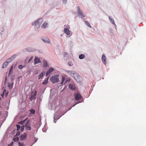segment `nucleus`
Masks as SVG:
<instances>
[{"instance_id":"obj_1","label":"nucleus","mask_w":146,"mask_h":146,"mask_svg":"<svg viewBox=\"0 0 146 146\" xmlns=\"http://www.w3.org/2000/svg\"><path fill=\"white\" fill-rule=\"evenodd\" d=\"M59 76L58 75L52 76L50 78V80L53 83H58L59 81L58 78Z\"/></svg>"},{"instance_id":"obj_2","label":"nucleus","mask_w":146,"mask_h":146,"mask_svg":"<svg viewBox=\"0 0 146 146\" xmlns=\"http://www.w3.org/2000/svg\"><path fill=\"white\" fill-rule=\"evenodd\" d=\"M66 72L69 75L73 77L77 81L79 82L77 80V78H76L75 77V76H76L78 75L77 73L73 71L67 70Z\"/></svg>"},{"instance_id":"obj_3","label":"nucleus","mask_w":146,"mask_h":146,"mask_svg":"<svg viewBox=\"0 0 146 146\" xmlns=\"http://www.w3.org/2000/svg\"><path fill=\"white\" fill-rule=\"evenodd\" d=\"M36 94L37 91L36 90H35L34 92H32L31 94V97L29 98V100L31 101L32 100H35L36 98Z\"/></svg>"},{"instance_id":"obj_4","label":"nucleus","mask_w":146,"mask_h":146,"mask_svg":"<svg viewBox=\"0 0 146 146\" xmlns=\"http://www.w3.org/2000/svg\"><path fill=\"white\" fill-rule=\"evenodd\" d=\"M30 120H28L25 125V127L27 130H31V127L30 126Z\"/></svg>"},{"instance_id":"obj_5","label":"nucleus","mask_w":146,"mask_h":146,"mask_svg":"<svg viewBox=\"0 0 146 146\" xmlns=\"http://www.w3.org/2000/svg\"><path fill=\"white\" fill-rule=\"evenodd\" d=\"M42 22V18L39 19L36 21L34 23H33V25H35V26H40V25Z\"/></svg>"},{"instance_id":"obj_6","label":"nucleus","mask_w":146,"mask_h":146,"mask_svg":"<svg viewBox=\"0 0 146 146\" xmlns=\"http://www.w3.org/2000/svg\"><path fill=\"white\" fill-rule=\"evenodd\" d=\"M81 96L79 94H74V98L76 100H80L81 98Z\"/></svg>"},{"instance_id":"obj_7","label":"nucleus","mask_w":146,"mask_h":146,"mask_svg":"<svg viewBox=\"0 0 146 146\" xmlns=\"http://www.w3.org/2000/svg\"><path fill=\"white\" fill-rule=\"evenodd\" d=\"M54 70V69L53 68H49L46 72V76H48L50 74H51Z\"/></svg>"},{"instance_id":"obj_8","label":"nucleus","mask_w":146,"mask_h":146,"mask_svg":"<svg viewBox=\"0 0 146 146\" xmlns=\"http://www.w3.org/2000/svg\"><path fill=\"white\" fill-rule=\"evenodd\" d=\"M102 62L105 65H106V58L104 54L102 55Z\"/></svg>"},{"instance_id":"obj_9","label":"nucleus","mask_w":146,"mask_h":146,"mask_svg":"<svg viewBox=\"0 0 146 146\" xmlns=\"http://www.w3.org/2000/svg\"><path fill=\"white\" fill-rule=\"evenodd\" d=\"M77 11L78 12V13L79 14V15H82L84 17L85 16L84 15H83L82 13V11L80 10V7L79 6H78L77 7Z\"/></svg>"},{"instance_id":"obj_10","label":"nucleus","mask_w":146,"mask_h":146,"mask_svg":"<svg viewBox=\"0 0 146 146\" xmlns=\"http://www.w3.org/2000/svg\"><path fill=\"white\" fill-rule=\"evenodd\" d=\"M42 40L44 42L47 43H50V40L47 37H44L43 39H42Z\"/></svg>"},{"instance_id":"obj_11","label":"nucleus","mask_w":146,"mask_h":146,"mask_svg":"<svg viewBox=\"0 0 146 146\" xmlns=\"http://www.w3.org/2000/svg\"><path fill=\"white\" fill-rule=\"evenodd\" d=\"M64 32L68 35H70V31L67 28L64 29Z\"/></svg>"},{"instance_id":"obj_12","label":"nucleus","mask_w":146,"mask_h":146,"mask_svg":"<svg viewBox=\"0 0 146 146\" xmlns=\"http://www.w3.org/2000/svg\"><path fill=\"white\" fill-rule=\"evenodd\" d=\"M69 87L70 89L74 90L76 89V87L75 85L74 84H70Z\"/></svg>"},{"instance_id":"obj_13","label":"nucleus","mask_w":146,"mask_h":146,"mask_svg":"<svg viewBox=\"0 0 146 146\" xmlns=\"http://www.w3.org/2000/svg\"><path fill=\"white\" fill-rule=\"evenodd\" d=\"M27 134L26 133H24V134L21 135L20 136V138L22 140H24L26 138Z\"/></svg>"},{"instance_id":"obj_14","label":"nucleus","mask_w":146,"mask_h":146,"mask_svg":"<svg viewBox=\"0 0 146 146\" xmlns=\"http://www.w3.org/2000/svg\"><path fill=\"white\" fill-rule=\"evenodd\" d=\"M40 62V59L38 58L37 57H35L34 60V63L35 64H36Z\"/></svg>"},{"instance_id":"obj_15","label":"nucleus","mask_w":146,"mask_h":146,"mask_svg":"<svg viewBox=\"0 0 146 146\" xmlns=\"http://www.w3.org/2000/svg\"><path fill=\"white\" fill-rule=\"evenodd\" d=\"M13 83L12 82L11 83H8V86L10 90H11L13 87Z\"/></svg>"},{"instance_id":"obj_16","label":"nucleus","mask_w":146,"mask_h":146,"mask_svg":"<svg viewBox=\"0 0 146 146\" xmlns=\"http://www.w3.org/2000/svg\"><path fill=\"white\" fill-rule=\"evenodd\" d=\"M45 72L44 71H42L41 73L39 75L38 77V79H40L44 75Z\"/></svg>"},{"instance_id":"obj_17","label":"nucleus","mask_w":146,"mask_h":146,"mask_svg":"<svg viewBox=\"0 0 146 146\" xmlns=\"http://www.w3.org/2000/svg\"><path fill=\"white\" fill-rule=\"evenodd\" d=\"M13 65L11 66V67L10 68L9 71V76L10 75L12 74V73L13 72Z\"/></svg>"},{"instance_id":"obj_18","label":"nucleus","mask_w":146,"mask_h":146,"mask_svg":"<svg viewBox=\"0 0 146 146\" xmlns=\"http://www.w3.org/2000/svg\"><path fill=\"white\" fill-rule=\"evenodd\" d=\"M9 64V63L6 61L3 64L2 68H5L7 67Z\"/></svg>"},{"instance_id":"obj_19","label":"nucleus","mask_w":146,"mask_h":146,"mask_svg":"<svg viewBox=\"0 0 146 146\" xmlns=\"http://www.w3.org/2000/svg\"><path fill=\"white\" fill-rule=\"evenodd\" d=\"M27 119L28 118H27L26 119L24 120L19 122L18 123L21 125H23L25 123V122L27 120Z\"/></svg>"},{"instance_id":"obj_20","label":"nucleus","mask_w":146,"mask_h":146,"mask_svg":"<svg viewBox=\"0 0 146 146\" xmlns=\"http://www.w3.org/2000/svg\"><path fill=\"white\" fill-rule=\"evenodd\" d=\"M49 77H48L46 79H45L44 82H42V84L45 85L48 83V79Z\"/></svg>"},{"instance_id":"obj_21","label":"nucleus","mask_w":146,"mask_h":146,"mask_svg":"<svg viewBox=\"0 0 146 146\" xmlns=\"http://www.w3.org/2000/svg\"><path fill=\"white\" fill-rule=\"evenodd\" d=\"M85 57V55L84 54H81L79 56V58L80 59H83Z\"/></svg>"},{"instance_id":"obj_22","label":"nucleus","mask_w":146,"mask_h":146,"mask_svg":"<svg viewBox=\"0 0 146 146\" xmlns=\"http://www.w3.org/2000/svg\"><path fill=\"white\" fill-rule=\"evenodd\" d=\"M43 65L44 67H46L47 65V63L46 61L44 60L43 62Z\"/></svg>"},{"instance_id":"obj_23","label":"nucleus","mask_w":146,"mask_h":146,"mask_svg":"<svg viewBox=\"0 0 146 146\" xmlns=\"http://www.w3.org/2000/svg\"><path fill=\"white\" fill-rule=\"evenodd\" d=\"M25 66H23L22 65H20L18 66V68L19 69H21L25 67Z\"/></svg>"},{"instance_id":"obj_24","label":"nucleus","mask_w":146,"mask_h":146,"mask_svg":"<svg viewBox=\"0 0 146 146\" xmlns=\"http://www.w3.org/2000/svg\"><path fill=\"white\" fill-rule=\"evenodd\" d=\"M85 23L86 24V25L89 27L91 28V26L89 23L87 21H86L85 22Z\"/></svg>"},{"instance_id":"obj_25","label":"nucleus","mask_w":146,"mask_h":146,"mask_svg":"<svg viewBox=\"0 0 146 146\" xmlns=\"http://www.w3.org/2000/svg\"><path fill=\"white\" fill-rule=\"evenodd\" d=\"M6 60L9 63L12 62V58H9L7 59Z\"/></svg>"},{"instance_id":"obj_26","label":"nucleus","mask_w":146,"mask_h":146,"mask_svg":"<svg viewBox=\"0 0 146 146\" xmlns=\"http://www.w3.org/2000/svg\"><path fill=\"white\" fill-rule=\"evenodd\" d=\"M13 140L15 141H19V138L18 137H16L13 138Z\"/></svg>"},{"instance_id":"obj_27","label":"nucleus","mask_w":146,"mask_h":146,"mask_svg":"<svg viewBox=\"0 0 146 146\" xmlns=\"http://www.w3.org/2000/svg\"><path fill=\"white\" fill-rule=\"evenodd\" d=\"M109 19H110V22L111 23L113 24H115L114 20L112 18H111L110 17H109Z\"/></svg>"},{"instance_id":"obj_28","label":"nucleus","mask_w":146,"mask_h":146,"mask_svg":"<svg viewBox=\"0 0 146 146\" xmlns=\"http://www.w3.org/2000/svg\"><path fill=\"white\" fill-rule=\"evenodd\" d=\"M68 65L70 66H72L73 65V63H72V62L70 61H68Z\"/></svg>"},{"instance_id":"obj_29","label":"nucleus","mask_w":146,"mask_h":146,"mask_svg":"<svg viewBox=\"0 0 146 146\" xmlns=\"http://www.w3.org/2000/svg\"><path fill=\"white\" fill-rule=\"evenodd\" d=\"M65 78L64 77V76H62V81L61 82V84H63L65 80Z\"/></svg>"},{"instance_id":"obj_30","label":"nucleus","mask_w":146,"mask_h":146,"mask_svg":"<svg viewBox=\"0 0 146 146\" xmlns=\"http://www.w3.org/2000/svg\"><path fill=\"white\" fill-rule=\"evenodd\" d=\"M6 92V89H4L3 90V92L2 94L1 95V96L3 98L4 97V94L5 93V92Z\"/></svg>"},{"instance_id":"obj_31","label":"nucleus","mask_w":146,"mask_h":146,"mask_svg":"<svg viewBox=\"0 0 146 146\" xmlns=\"http://www.w3.org/2000/svg\"><path fill=\"white\" fill-rule=\"evenodd\" d=\"M47 23L45 22L43 24V25L42 26L44 28H45L46 27V26L47 25Z\"/></svg>"},{"instance_id":"obj_32","label":"nucleus","mask_w":146,"mask_h":146,"mask_svg":"<svg viewBox=\"0 0 146 146\" xmlns=\"http://www.w3.org/2000/svg\"><path fill=\"white\" fill-rule=\"evenodd\" d=\"M30 111H31V113L33 114H34L35 112V111L33 109H32L30 110Z\"/></svg>"},{"instance_id":"obj_33","label":"nucleus","mask_w":146,"mask_h":146,"mask_svg":"<svg viewBox=\"0 0 146 146\" xmlns=\"http://www.w3.org/2000/svg\"><path fill=\"white\" fill-rule=\"evenodd\" d=\"M17 55L16 54H15L11 58H12V60H13L14 58H16V57Z\"/></svg>"},{"instance_id":"obj_34","label":"nucleus","mask_w":146,"mask_h":146,"mask_svg":"<svg viewBox=\"0 0 146 146\" xmlns=\"http://www.w3.org/2000/svg\"><path fill=\"white\" fill-rule=\"evenodd\" d=\"M17 130L18 131L20 129V126L19 125H17Z\"/></svg>"},{"instance_id":"obj_35","label":"nucleus","mask_w":146,"mask_h":146,"mask_svg":"<svg viewBox=\"0 0 146 146\" xmlns=\"http://www.w3.org/2000/svg\"><path fill=\"white\" fill-rule=\"evenodd\" d=\"M25 127V125H23L21 127H20L21 128V131H23L24 129V127Z\"/></svg>"},{"instance_id":"obj_36","label":"nucleus","mask_w":146,"mask_h":146,"mask_svg":"<svg viewBox=\"0 0 146 146\" xmlns=\"http://www.w3.org/2000/svg\"><path fill=\"white\" fill-rule=\"evenodd\" d=\"M19 146H24V145L23 143L19 142Z\"/></svg>"},{"instance_id":"obj_37","label":"nucleus","mask_w":146,"mask_h":146,"mask_svg":"<svg viewBox=\"0 0 146 146\" xmlns=\"http://www.w3.org/2000/svg\"><path fill=\"white\" fill-rule=\"evenodd\" d=\"M33 56H32L29 59L28 62H31L33 60Z\"/></svg>"},{"instance_id":"obj_38","label":"nucleus","mask_w":146,"mask_h":146,"mask_svg":"<svg viewBox=\"0 0 146 146\" xmlns=\"http://www.w3.org/2000/svg\"><path fill=\"white\" fill-rule=\"evenodd\" d=\"M9 94V92H7L6 91L5 92V93L4 94V95H5V97H6L7 96L8 94Z\"/></svg>"},{"instance_id":"obj_39","label":"nucleus","mask_w":146,"mask_h":146,"mask_svg":"<svg viewBox=\"0 0 146 146\" xmlns=\"http://www.w3.org/2000/svg\"><path fill=\"white\" fill-rule=\"evenodd\" d=\"M11 80L13 81L14 79V76H12L11 77Z\"/></svg>"},{"instance_id":"obj_40","label":"nucleus","mask_w":146,"mask_h":146,"mask_svg":"<svg viewBox=\"0 0 146 146\" xmlns=\"http://www.w3.org/2000/svg\"><path fill=\"white\" fill-rule=\"evenodd\" d=\"M13 142H12L10 144H9L8 146H12Z\"/></svg>"},{"instance_id":"obj_41","label":"nucleus","mask_w":146,"mask_h":146,"mask_svg":"<svg viewBox=\"0 0 146 146\" xmlns=\"http://www.w3.org/2000/svg\"><path fill=\"white\" fill-rule=\"evenodd\" d=\"M63 3H66L67 2V0H62Z\"/></svg>"},{"instance_id":"obj_42","label":"nucleus","mask_w":146,"mask_h":146,"mask_svg":"<svg viewBox=\"0 0 146 146\" xmlns=\"http://www.w3.org/2000/svg\"><path fill=\"white\" fill-rule=\"evenodd\" d=\"M7 81V76H6L5 77V83L6 82V81Z\"/></svg>"},{"instance_id":"obj_43","label":"nucleus","mask_w":146,"mask_h":146,"mask_svg":"<svg viewBox=\"0 0 146 146\" xmlns=\"http://www.w3.org/2000/svg\"><path fill=\"white\" fill-rule=\"evenodd\" d=\"M20 134V132L19 131L16 134L17 135H19Z\"/></svg>"},{"instance_id":"obj_44","label":"nucleus","mask_w":146,"mask_h":146,"mask_svg":"<svg viewBox=\"0 0 146 146\" xmlns=\"http://www.w3.org/2000/svg\"><path fill=\"white\" fill-rule=\"evenodd\" d=\"M29 52H31V51H32L31 50H29Z\"/></svg>"},{"instance_id":"obj_45","label":"nucleus","mask_w":146,"mask_h":146,"mask_svg":"<svg viewBox=\"0 0 146 146\" xmlns=\"http://www.w3.org/2000/svg\"><path fill=\"white\" fill-rule=\"evenodd\" d=\"M77 104V103H76V104H75L74 105V106H75L76 104Z\"/></svg>"}]
</instances>
